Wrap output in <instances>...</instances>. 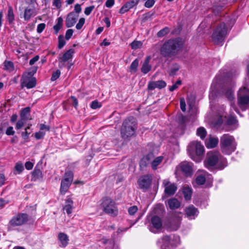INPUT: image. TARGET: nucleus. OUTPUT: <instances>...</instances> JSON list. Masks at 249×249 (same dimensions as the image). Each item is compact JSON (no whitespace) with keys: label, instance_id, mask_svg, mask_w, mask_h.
I'll list each match as a JSON object with an SVG mask.
<instances>
[{"label":"nucleus","instance_id":"obj_1","mask_svg":"<svg viewBox=\"0 0 249 249\" xmlns=\"http://www.w3.org/2000/svg\"><path fill=\"white\" fill-rule=\"evenodd\" d=\"M205 166L209 169H223L227 166V160L217 151H210L207 153L205 161Z\"/></svg>","mask_w":249,"mask_h":249},{"label":"nucleus","instance_id":"obj_2","mask_svg":"<svg viewBox=\"0 0 249 249\" xmlns=\"http://www.w3.org/2000/svg\"><path fill=\"white\" fill-rule=\"evenodd\" d=\"M183 43L181 39L169 40L162 46L161 54L165 57H171L179 51L183 47Z\"/></svg>","mask_w":249,"mask_h":249},{"label":"nucleus","instance_id":"obj_3","mask_svg":"<svg viewBox=\"0 0 249 249\" xmlns=\"http://www.w3.org/2000/svg\"><path fill=\"white\" fill-rule=\"evenodd\" d=\"M188 153L191 158L196 162H199L202 159L204 152V146L200 142L193 141L189 144Z\"/></svg>","mask_w":249,"mask_h":249},{"label":"nucleus","instance_id":"obj_4","mask_svg":"<svg viewBox=\"0 0 249 249\" xmlns=\"http://www.w3.org/2000/svg\"><path fill=\"white\" fill-rule=\"evenodd\" d=\"M137 124L136 119L133 117L125 119L121 130L122 137L124 139H126L134 135L137 129Z\"/></svg>","mask_w":249,"mask_h":249},{"label":"nucleus","instance_id":"obj_5","mask_svg":"<svg viewBox=\"0 0 249 249\" xmlns=\"http://www.w3.org/2000/svg\"><path fill=\"white\" fill-rule=\"evenodd\" d=\"M220 146L223 153L231 154L236 148L234 138L228 134H224L220 138Z\"/></svg>","mask_w":249,"mask_h":249},{"label":"nucleus","instance_id":"obj_6","mask_svg":"<svg viewBox=\"0 0 249 249\" xmlns=\"http://www.w3.org/2000/svg\"><path fill=\"white\" fill-rule=\"evenodd\" d=\"M235 83L232 79H227L223 87L222 92L231 102V110H234L237 113L239 114L234 103L232 102V100L234 99L233 89Z\"/></svg>","mask_w":249,"mask_h":249},{"label":"nucleus","instance_id":"obj_7","mask_svg":"<svg viewBox=\"0 0 249 249\" xmlns=\"http://www.w3.org/2000/svg\"><path fill=\"white\" fill-rule=\"evenodd\" d=\"M101 207L103 211L111 216H116L118 213V210L115 202L111 198L104 197L102 200Z\"/></svg>","mask_w":249,"mask_h":249},{"label":"nucleus","instance_id":"obj_8","mask_svg":"<svg viewBox=\"0 0 249 249\" xmlns=\"http://www.w3.org/2000/svg\"><path fill=\"white\" fill-rule=\"evenodd\" d=\"M227 34V29L225 23L222 22L217 24L212 34V39L215 44H221L224 40Z\"/></svg>","mask_w":249,"mask_h":249},{"label":"nucleus","instance_id":"obj_9","mask_svg":"<svg viewBox=\"0 0 249 249\" xmlns=\"http://www.w3.org/2000/svg\"><path fill=\"white\" fill-rule=\"evenodd\" d=\"M249 102V89L246 87L241 88L238 92V104L240 108L245 110Z\"/></svg>","mask_w":249,"mask_h":249},{"label":"nucleus","instance_id":"obj_10","mask_svg":"<svg viewBox=\"0 0 249 249\" xmlns=\"http://www.w3.org/2000/svg\"><path fill=\"white\" fill-rule=\"evenodd\" d=\"M162 248L172 249L180 244V238L178 235L171 234L165 235L162 239Z\"/></svg>","mask_w":249,"mask_h":249},{"label":"nucleus","instance_id":"obj_11","mask_svg":"<svg viewBox=\"0 0 249 249\" xmlns=\"http://www.w3.org/2000/svg\"><path fill=\"white\" fill-rule=\"evenodd\" d=\"M75 53V50L73 49H70L67 51L59 59L58 66L60 68H63L65 66V63L68 61V69H71V66L73 65L72 63H70V61H71L73 55Z\"/></svg>","mask_w":249,"mask_h":249},{"label":"nucleus","instance_id":"obj_12","mask_svg":"<svg viewBox=\"0 0 249 249\" xmlns=\"http://www.w3.org/2000/svg\"><path fill=\"white\" fill-rule=\"evenodd\" d=\"M28 215L26 213H18L13 217L9 223V228L22 225L27 222Z\"/></svg>","mask_w":249,"mask_h":249},{"label":"nucleus","instance_id":"obj_13","mask_svg":"<svg viewBox=\"0 0 249 249\" xmlns=\"http://www.w3.org/2000/svg\"><path fill=\"white\" fill-rule=\"evenodd\" d=\"M73 174L72 172L69 171L65 173V177L61 180L60 192L61 194H64L69 189L72 180Z\"/></svg>","mask_w":249,"mask_h":249},{"label":"nucleus","instance_id":"obj_14","mask_svg":"<svg viewBox=\"0 0 249 249\" xmlns=\"http://www.w3.org/2000/svg\"><path fill=\"white\" fill-rule=\"evenodd\" d=\"M21 83L22 87H25L27 89H31L35 87L36 84V79L32 76L30 72L23 75Z\"/></svg>","mask_w":249,"mask_h":249},{"label":"nucleus","instance_id":"obj_15","mask_svg":"<svg viewBox=\"0 0 249 249\" xmlns=\"http://www.w3.org/2000/svg\"><path fill=\"white\" fill-rule=\"evenodd\" d=\"M162 225V221L160 218L158 216H154L151 219L149 229L151 232L157 233L161 229Z\"/></svg>","mask_w":249,"mask_h":249},{"label":"nucleus","instance_id":"obj_16","mask_svg":"<svg viewBox=\"0 0 249 249\" xmlns=\"http://www.w3.org/2000/svg\"><path fill=\"white\" fill-rule=\"evenodd\" d=\"M152 180V176L146 175L140 177L138 180L139 188L143 190H147L150 186Z\"/></svg>","mask_w":249,"mask_h":249},{"label":"nucleus","instance_id":"obj_17","mask_svg":"<svg viewBox=\"0 0 249 249\" xmlns=\"http://www.w3.org/2000/svg\"><path fill=\"white\" fill-rule=\"evenodd\" d=\"M218 124L224 123L226 125H231L236 124L237 121L235 117L230 114L228 116H225L223 117V115H221L218 120Z\"/></svg>","mask_w":249,"mask_h":249},{"label":"nucleus","instance_id":"obj_18","mask_svg":"<svg viewBox=\"0 0 249 249\" xmlns=\"http://www.w3.org/2000/svg\"><path fill=\"white\" fill-rule=\"evenodd\" d=\"M193 165L192 162L185 161L180 163L178 166L186 176H190L193 174Z\"/></svg>","mask_w":249,"mask_h":249},{"label":"nucleus","instance_id":"obj_19","mask_svg":"<svg viewBox=\"0 0 249 249\" xmlns=\"http://www.w3.org/2000/svg\"><path fill=\"white\" fill-rule=\"evenodd\" d=\"M154 158L153 153H150L144 156L141 160L140 162V167L142 169L150 164H152V161Z\"/></svg>","mask_w":249,"mask_h":249},{"label":"nucleus","instance_id":"obj_20","mask_svg":"<svg viewBox=\"0 0 249 249\" xmlns=\"http://www.w3.org/2000/svg\"><path fill=\"white\" fill-rule=\"evenodd\" d=\"M185 215L189 219H194L198 214V210L193 205L189 206L185 208Z\"/></svg>","mask_w":249,"mask_h":249},{"label":"nucleus","instance_id":"obj_21","mask_svg":"<svg viewBox=\"0 0 249 249\" xmlns=\"http://www.w3.org/2000/svg\"><path fill=\"white\" fill-rule=\"evenodd\" d=\"M78 15L73 12L70 13L66 19V26L68 28L73 26L77 21Z\"/></svg>","mask_w":249,"mask_h":249},{"label":"nucleus","instance_id":"obj_22","mask_svg":"<svg viewBox=\"0 0 249 249\" xmlns=\"http://www.w3.org/2000/svg\"><path fill=\"white\" fill-rule=\"evenodd\" d=\"M163 184L165 187L164 192L166 195L170 196L175 193L177 190V187L174 183L164 180Z\"/></svg>","mask_w":249,"mask_h":249},{"label":"nucleus","instance_id":"obj_23","mask_svg":"<svg viewBox=\"0 0 249 249\" xmlns=\"http://www.w3.org/2000/svg\"><path fill=\"white\" fill-rule=\"evenodd\" d=\"M166 86V83L164 81L159 80L157 81H150L148 84V89L149 90H153L156 88L161 89Z\"/></svg>","mask_w":249,"mask_h":249},{"label":"nucleus","instance_id":"obj_24","mask_svg":"<svg viewBox=\"0 0 249 249\" xmlns=\"http://www.w3.org/2000/svg\"><path fill=\"white\" fill-rule=\"evenodd\" d=\"M58 240L59 246L62 248L66 247L68 244L69 240L68 235L63 232H60L58 234Z\"/></svg>","mask_w":249,"mask_h":249},{"label":"nucleus","instance_id":"obj_25","mask_svg":"<svg viewBox=\"0 0 249 249\" xmlns=\"http://www.w3.org/2000/svg\"><path fill=\"white\" fill-rule=\"evenodd\" d=\"M36 15V12L35 8L33 7H28L25 8L24 11V18L25 20H29L32 17Z\"/></svg>","mask_w":249,"mask_h":249},{"label":"nucleus","instance_id":"obj_26","mask_svg":"<svg viewBox=\"0 0 249 249\" xmlns=\"http://www.w3.org/2000/svg\"><path fill=\"white\" fill-rule=\"evenodd\" d=\"M65 205L63 207V210L66 211L68 214H70L72 212L73 201L70 197L67 198L65 200Z\"/></svg>","mask_w":249,"mask_h":249},{"label":"nucleus","instance_id":"obj_27","mask_svg":"<svg viewBox=\"0 0 249 249\" xmlns=\"http://www.w3.org/2000/svg\"><path fill=\"white\" fill-rule=\"evenodd\" d=\"M180 206V202L176 198H172L169 199L166 203L167 208L171 210H175L178 208Z\"/></svg>","mask_w":249,"mask_h":249},{"label":"nucleus","instance_id":"obj_28","mask_svg":"<svg viewBox=\"0 0 249 249\" xmlns=\"http://www.w3.org/2000/svg\"><path fill=\"white\" fill-rule=\"evenodd\" d=\"M218 139L216 138L209 137L205 140L206 146L208 148L215 147L218 144Z\"/></svg>","mask_w":249,"mask_h":249},{"label":"nucleus","instance_id":"obj_29","mask_svg":"<svg viewBox=\"0 0 249 249\" xmlns=\"http://www.w3.org/2000/svg\"><path fill=\"white\" fill-rule=\"evenodd\" d=\"M150 60V57H147L144 60L142 66L141 68V71L142 73L146 74L151 69V66L149 64Z\"/></svg>","mask_w":249,"mask_h":249},{"label":"nucleus","instance_id":"obj_30","mask_svg":"<svg viewBox=\"0 0 249 249\" xmlns=\"http://www.w3.org/2000/svg\"><path fill=\"white\" fill-rule=\"evenodd\" d=\"M42 178V172L39 169L35 168L32 173L31 181H36Z\"/></svg>","mask_w":249,"mask_h":249},{"label":"nucleus","instance_id":"obj_31","mask_svg":"<svg viewBox=\"0 0 249 249\" xmlns=\"http://www.w3.org/2000/svg\"><path fill=\"white\" fill-rule=\"evenodd\" d=\"M4 69L9 72L15 71L14 63L11 61L5 60L3 63Z\"/></svg>","mask_w":249,"mask_h":249},{"label":"nucleus","instance_id":"obj_32","mask_svg":"<svg viewBox=\"0 0 249 249\" xmlns=\"http://www.w3.org/2000/svg\"><path fill=\"white\" fill-rule=\"evenodd\" d=\"M183 194L184 195V197L186 200H190L191 198L192 191V189L186 186L184 187L182 191Z\"/></svg>","mask_w":249,"mask_h":249},{"label":"nucleus","instance_id":"obj_33","mask_svg":"<svg viewBox=\"0 0 249 249\" xmlns=\"http://www.w3.org/2000/svg\"><path fill=\"white\" fill-rule=\"evenodd\" d=\"M163 160L162 156H159L156 158H154L152 161L151 166L153 170H156L159 165L160 164Z\"/></svg>","mask_w":249,"mask_h":249},{"label":"nucleus","instance_id":"obj_34","mask_svg":"<svg viewBox=\"0 0 249 249\" xmlns=\"http://www.w3.org/2000/svg\"><path fill=\"white\" fill-rule=\"evenodd\" d=\"M30 108L29 107L23 108L20 114V118L28 120L30 119Z\"/></svg>","mask_w":249,"mask_h":249},{"label":"nucleus","instance_id":"obj_35","mask_svg":"<svg viewBox=\"0 0 249 249\" xmlns=\"http://www.w3.org/2000/svg\"><path fill=\"white\" fill-rule=\"evenodd\" d=\"M7 18L10 24L12 23L15 20V16L14 14L13 10L12 7L11 6L8 7Z\"/></svg>","mask_w":249,"mask_h":249},{"label":"nucleus","instance_id":"obj_36","mask_svg":"<svg viewBox=\"0 0 249 249\" xmlns=\"http://www.w3.org/2000/svg\"><path fill=\"white\" fill-rule=\"evenodd\" d=\"M63 21V20L61 17H59L57 18V23L53 26V29L56 34L58 33V31L61 28L62 26Z\"/></svg>","mask_w":249,"mask_h":249},{"label":"nucleus","instance_id":"obj_37","mask_svg":"<svg viewBox=\"0 0 249 249\" xmlns=\"http://www.w3.org/2000/svg\"><path fill=\"white\" fill-rule=\"evenodd\" d=\"M196 134L201 139H203L206 137L207 132L204 127H200L197 129Z\"/></svg>","mask_w":249,"mask_h":249},{"label":"nucleus","instance_id":"obj_38","mask_svg":"<svg viewBox=\"0 0 249 249\" xmlns=\"http://www.w3.org/2000/svg\"><path fill=\"white\" fill-rule=\"evenodd\" d=\"M142 44V42L141 41L134 40L130 44V46L132 49L137 50L141 48Z\"/></svg>","mask_w":249,"mask_h":249},{"label":"nucleus","instance_id":"obj_39","mask_svg":"<svg viewBox=\"0 0 249 249\" xmlns=\"http://www.w3.org/2000/svg\"><path fill=\"white\" fill-rule=\"evenodd\" d=\"M31 124H28V125L25 128V131L21 133V136L23 139L25 140H27L29 138V136L31 133V132H28V129H30Z\"/></svg>","mask_w":249,"mask_h":249},{"label":"nucleus","instance_id":"obj_40","mask_svg":"<svg viewBox=\"0 0 249 249\" xmlns=\"http://www.w3.org/2000/svg\"><path fill=\"white\" fill-rule=\"evenodd\" d=\"M27 121L25 119L20 118L16 123V128L18 130L21 128Z\"/></svg>","mask_w":249,"mask_h":249},{"label":"nucleus","instance_id":"obj_41","mask_svg":"<svg viewBox=\"0 0 249 249\" xmlns=\"http://www.w3.org/2000/svg\"><path fill=\"white\" fill-rule=\"evenodd\" d=\"M139 65V60L138 59H136L134 60L132 63H131L130 66V71L131 72H135L136 71L137 68Z\"/></svg>","mask_w":249,"mask_h":249},{"label":"nucleus","instance_id":"obj_42","mask_svg":"<svg viewBox=\"0 0 249 249\" xmlns=\"http://www.w3.org/2000/svg\"><path fill=\"white\" fill-rule=\"evenodd\" d=\"M205 181L206 178L204 175L198 176L196 179V182L198 185H203Z\"/></svg>","mask_w":249,"mask_h":249},{"label":"nucleus","instance_id":"obj_43","mask_svg":"<svg viewBox=\"0 0 249 249\" xmlns=\"http://www.w3.org/2000/svg\"><path fill=\"white\" fill-rule=\"evenodd\" d=\"M170 31V29L169 28L166 27L164 28L163 29L160 30L159 32H158L157 34V36L158 37H161L166 34H167Z\"/></svg>","mask_w":249,"mask_h":249},{"label":"nucleus","instance_id":"obj_44","mask_svg":"<svg viewBox=\"0 0 249 249\" xmlns=\"http://www.w3.org/2000/svg\"><path fill=\"white\" fill-rule=\"evenodd\" d=\"M66 44V41L61 35L58 36V47L59 49H62Z\"/></svg>","mask_w":249,"mask_h":249},{"label":"nucleus","instance_id":"obj_45","mask_svg":"<svg viewBox=\"0 0 249 249\" xmlns=\"http://www.w3.org/2000/svg\"><path fill=\"white\" fill-rule=\"evenodd\" d=\"M90 106L91 108L95 109L98 108H100L102 106V104L97 100H94L91 103Z\"/></svg>","mask_w":249,"mask_h":249},{"label":"nucleus","instance_id":"obj_46","mask_svg":"<svg viewBox=\"0 0 249 249\" xmlns=\"http://www.w3.org/2000/svg\"><path fill=\"white\" fill-rule=\"evenodd\" d=\"M130 9H131L130 7L128 5H127V3H126L120 9L119 13L121 14H124L128 11Z\"/></svg>","mask_w":249,"mask_h":249},{"label":"nucleus","instance_id":"obj_47","mask_svg":"<svg viewBox=\"0 0 249 249\" xmlns=\"http://www.w3.org/2000/svg\"><path fill=\"white\" fill-rule=\"evenodd\" d=\"M85 22V19L83 18H81L79 19L78 22L76 25V28L77 30H80L83 26L84 25Z\"/></svg>","mask_w":249,"mask_h":249},{"label":"nucleus","instance_id":"obj_48","mask_svg":"<svg viewBox=\"0 0 249 249\" xmlns=\"http://www.w3.org/2000/svg\"><path fill=\"white\" fill-rule=\"evenodd\" d=\"M140 0H130L126 3L127 5L130 7L131 9L136 6L139 3Z\"/></svg>","mask_w":249,"mask_h":249},{"label":"nucleus","instance_id":"obj_49","mask_svg":"<svg viewBox=\"0 0 249 249\" xmlns=\"http://www.w3.org/2000/svg\"><path fill=\"white\" fill-rule=\"evenodd\" d=\"M15 169L18 174L21 173L24 169L23 166L21 163L18 162L15 166Z\"/></svg>","mask_w":249,"mask_h":249},{"label":"nucleus","instance_id":"obj_50","mask_svg":"<svg viewBox=\"0 0 249 249\" xmlns=\"http://www.w3.org/2000/svg\"><path fill=\"white\" fill-rule=\"evenodd\" d=\"M45 135V133L40 130L39 132H36L35 137L37 140L42 139Z\"/></svg>","mask_w":249,"mask_h":249},{"label":"nucleus","instance_id":"obj_51","mask_svg":"<svg viewBox=\"0 0 249 249\" xmlns=\"http://www.w3.org/2000/svg\"><path fill=\"white\" fill-rule=\"evenodd\" d=\"M94 9V6L93 5L86 7L84 11L85 14L87 16L89 15Z\"/></svg>","mask_w":249,"mask_h":249},{"label":"nucleus","instance_id":"obj_52","mask_svg":"<svg viewBox=\"0 0 249 249\" xmlns=\"http://www.w3.org/2000/svg\"><path fill=\"white\" fill-rule=\"evenodd\" d=\"M181 84V81L180 80H178L176 82V83L174 84L173 86H172L170 88L169 90L171 91H173L176 89H177L179 86H180Z\"/></svg>","mask_w":249,"mask_h":249},{"label":"nucleus","instance_id":"obj_53","mask_svg":"<svg viewBox=\"0 0 249 249\" xmlns=\"http://www.w3.org/2000/svg\"><path fill=\"white\" fill-rule=\"evenodd\" d=\"M60 73L61 72L59 70H57L55 72H53L51 77L52 81L56 80L59 77Z\"/></svg>","mask_w":249,"mask_h":249},{"label":"nucleus","instance_id":"obj_54","mask_svg":"<svg viewBox=\"0 0 249 249\" xmlns=\"http://www.w3.org/2000/svg\"><path fill=\"white\" fill-rule=\"evenodd\" d=\"M180 106L182 111L185 112L186 110V103L183 98L180 99Z\"/></svg>","mask_w":249,"mask_h":249},{"label":"nucleus","instance_id":"obj_55","mask_svg":"<svg viewBox=\"0 0 249 249\" xmlns=\"http://www.w3.org/2000/svg\"><path fill=\"white\" fill-rule=\"evenodd\" d=\"M137 211H138L137 207L135 206L130 207L128 209V213L130 215L134 214L137 212Z\"/></svg>","mask_w":249,"mask_h":249},{"label":"nucleus","instance_id":"obj_56","mask_svg":"<svg viewBox=\"0 0 249 249\" xmlns=\"http://www.w3.org/2000/svg\"><path fill=\"white\" fill-rule=\"evenodd\" d=\"M73 33L72 29H68L66 32L65 38L68 40H69L72 36Z\"/></svg>","mask_w":249,"mask_h":249},{"label":"nucleus","instance_id":"obj_57","mask_svg":"<svg viewBox=\"0 0 249 249\" xmlns=\"http://www.w3.org/2000/svg\"><path fill=\"white\" fill-rule=\"evenodd\" d=\"M5 133L8 136L14 135L15 133V132L13 130V127L12 126H9L7 128Z\"/></svg>","mask_w":249,"mask_h":249},{"label":"nucleus","instance_id":"obj_58","mask_svg":"<svg viewBox=\"0 0 249 249\" xmlns=\"http://www.w3.org/2000/svg\"><path fill=\"white\" fill-rule=\"evenodd\" d=\"M45 24L44 23H40L37 25V32L41 33L43 32L45 28Z\"/></svg>","mask_w":249,"mask_h":249},{"label":"nucleus","instance_id":"obj_59","mask_svg":"<svg viewBox=\"0 0 249 249\" xmlns=\"http://www.w3.org/2000/svg\"><path fill=\"white\" fill-rule=\"evenodd\" d=\"M179 68L178 66H175L170 70L169 74L171 76H174L176 74V72L178 70Z\"/></svg>","mask_w":249,"mask_h":249},{"label":"nucleus","instance_id":"obj_60","mask_svg":"<svg viewBox=\"0 0 249 249\" xmlns=\"http://www.w3.org/2000/svg\"><path fill=\"white\" fill-rule=\"evenodd\" d=\"M114 0H107L106 2V6L107 8L112 7L114 4Z\"/></svg>","mask_w":249,"mask_h":249},{"label":"nucleus","instance_id":"obj_61","mask_svg":"<svg viewBox=\"0 0 249 249\" xmlns=\"http://www.w3.org/2000/svg\"><path fill=\"white\" fill-rule=\"evenodd\" d=\"M61 0H53V5L55 6L57 8H59L61 7Z\"/></svg>","mask_w":249,"mask_h":249},{"label":"nucleus","instance_id":"obj_62","mask_svg":"<svg viewBox=\"0 0 249 249\" xmlns=\"http://www.w3.org/2000/svg\"><path fill=\"white\" fill-rule=\"evenodd\" d=\"M39 57L38 55H36L32 58L29 62V64L30 65H34L36 61L39 60Z\"/></svg>","mask_w":249,"mask_h":249},{"label":"nucleus","instance_id":"obj_63","mask_svg":"<svg viewBox=\"0 0 249 249\" xmlns=\"http://www.w3.org/2000/svg\"><path fill=\"white\" fill-rule=\"evenodd\" d=\"M40 130L42 131H43V130L49 131L50 127L48 125L41 124H40Z\"/></svg>","mask_w":249,"mask_h":249},{"label":"nucleus","instance_id":"obj_64","mask_svg":"<svg viewBox=\"0 0 249 249\" xmlns=\"http://www.w3.org/2000/svg\"><path fill=\"white\" fill-rule=\"evenodd\" d=\"M71 99L72 102V105L75 108H76L78 106V101L77 99L74 96H71Z\"/></svg>","mask_w":249,"mask_h":249}]
</instances>
